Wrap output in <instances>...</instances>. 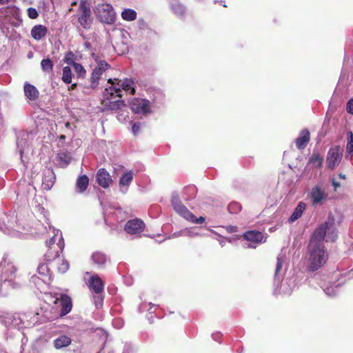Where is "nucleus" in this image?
Returning <instances> with one entry per match:
<instances>
[{
  "label": "nucleus",
  "mask_w": 353,
  "mask_h": 353,
  "mask_svg": "<svg viewBox=\"0 0 353 353\" xmlns=\"http://www.w3.org/2000/svg\"><path fill=\"white\" fill-rule=\"evenodd\" d=\"M334 242L338 238V230L335 226V218L330 214L327 220L320 224L314 231L308 248L307 270L314 272L321 268L327 261L328 252L325 248L323 240Z\"/></svg>",
  "instance_id": "obj_1"
},
{
  "label": "nucleus",
  "mask_w": 353,
  "mask_h": 353,
  "mask_svg": "<svg viewBox=\"0 0 353 353\" xmlns=\"http://www.w3.org/2000/svg\"><path fill=\"white\" fill-rule=\"evenodd\" d=\"M17 268L8 254H4L0 262V296H7L10 289L20 286L16 281Z\"/></svg>",
  "instance_id": "obj_2"
},
{
  "label": "nucleus",
  "mask_w": 353,
  "mask_h": 353,
  "mask_svg": "<svg viewBox=\"0 0 353 353\" xmlns=\"http://www.w3.org/2000/svg\"><path fill=\"white\" fill-rule=\"evenodd\" d=\"M284 256L279 255L275 268L274 285L278 288L280 285L279 292L285 294H290L292 290L296 288V284L294 277L287 278L285 283H281L283 281L285 269H283Z\"/></svg>",
  "instance_id": "obj_3"
},
{
  "label": "nucleus",
  "mask_w": 353,
  "mask_h": 353,
  "mask_svg": "<svg viewBox=\"0 0 353 353\" xmlns=\"http://www.w3.org/2000/svg\"><path fill=\"white\" fill-rule=\"evenodd\" d=\"M108 82L111 84L109 88H106L103 92V96L105 99H110L114 95L121 97V90L129 92L130 94L135 93L134 82L132 79L125 78L121 82L118 79H109Z\"/></svg>",
  "instance_id": "obj_4"
},
{
  "label": "nucleus",
  "mask_w": 353,
  "mask_h": 353,
  "mask_svg": "<svg viewBox=\"0 0 353 353\" xmlns=\"http://www.w3.org/2000/svg\"><path fill=\"white\" fill-rule=\"evenodd\" d=\"M53 232L54 235L49 241H46V245L48 247V250L46 253V259L47 261L58 258L59 254L63 252L65 246L61 232L53 228Z\"/></svg>",
  "instance_id": "obj_5"
},
{
  "label": "nucleus",
  "mask_w": 353,
  "mask_h": 353,
  "mask_svg": "<svg viewBox=\"0 0 353 353\" xmlns=\"http://www.w3.org/2000/svg\"><path fill=\"white\" fill-rule=\"evenodd\" d=\"M80 26L84 29L89 30L92 24L90 5L87 0H81L79 6V13L77 14Z\"/></svg>",
  "instance_id": "obj_6"
},
{
  "label": "nucleus",
  "mask_w": 353,
  "mask_h": 353,
  "mask_svg": "<svg viewBox=\"0 0 353 353\" xmlns=\"http://www.w3.org/2000/svg\"><path fill=\"white\" fill-rule=\"evenodd\" d=\"M99 20L106 24H113L116 20V12L110 3H99L96 7Z\"/></svg>",
  "instance_id": "obj_7"
},
{
  "label": "nucleus",
  "mask_w": 353,
  "mask_h": 353,
  "mask_svg": "<svg viewBox=\"0 0 353 353\" xmlns=\"http://www.w3.org/2000/svg\"><path fill=\"white\" fill-rule=\"evenodd\" d=\"M343 154V149L340 145L332 146L327 154L326 166L327 169L333 170L337 168L341 162Z\"/></svg>",
  "instance_id": "obj_8"
},
{
  "label": "nucleus",
  "mask_w": 353,
  "mask_h": 353,
  "mask_svg": "<svg viewBox=\"0 0 353 353\" xmlns=\"http://www.w3.org/2000/svg\"><path fill=\"white\" fill-rule=\"evenodd\" d=\"M336 276L331 280H323L319 283L321 288L323 290L325 294L331 298L337 295L339 289L343 284V282L336 281Z\"/></svg>",
  "instance_id": "obj_9"
},
{
  "label": "nucleus",
  "mask_w": 353,
  "mask_h": 353,
  "mask_svg": "<svg viewBox=\"0 0 353 353\" xmlns=\"http://www.w3.org/2000/svg\"><path fill=\"white\" fill-rule=\"evenodd\" d=\"M172 206L174 211L179 214L183 219L187 220L188 219L192 218V212H190L181 202L177 193L174 192L172 194L171 198Z\"/></svg>",
  "instance_id": "obj_10"
},
{
  "label": "nucleus",
  "mask_w": 353,
  "mask_h": 353,
  "mask_svg": "<svg viewBox=\"0 0 353 353\" xmlns=\"http://www.w3.org/2000/svg\"><path fill=\"white\" fill-rule=\"evenodd\" d=\"M30 281L40 292L46 293L52 281V276H48V274L43 276L35 274L31 277Z\"/></svg>",
  "instance_id": "obj_11"
},
{
  "label": "nucleus",
  "mask_w": 353,
  "mask_h": 353,
  "mask_svg": "<svg viewBox=\"0 0 353 353\" xmlns=\"http://www.w3.org/2000/svg\"><path fill=\"white\" fill-rule=\"evenodd\" d=\"M243 236L249 242L243 245L245 248H255L259 243L263 242L264 238L262 232L256 230L247 231Z\"/></svg>",
  "instance_id": "obj_12"
},
{
  "label": "nucleus",
  "mask_w": 353,
  "mask_h": 353,
  "mask_svg": "<svg viewBox=\"0 0 353 353\" xmlns=\"http://www.w3.org/2000/svg\"><path fill=\"white\" fill-rule=\"evenodd\" d=\"M2 323L8 328L21 330L24 327V322L19 314H8L3 316Z\"/></svg>",
  "instance_id": "obj_13"
},
{
  "label": "nucleus",
  "mask_w": 353,
  "mask_h": 353,
  "mask_svg": "<svg viewBox=\"0 0 353 353\" xmlns=\"http://www.w3.org/2000/svg\"><path fill=\"white\" fill-rule=\"evenodd\" d=\"M57 295L54 303H59L60 316H64L70 312L72 308V303L71 298L64 294H55Z\"/></svg>",
  "instance_id": "obj_14"
},
{
  "label": "nucleus",
  "mask_w": 353,
  "mask_h": 353,
  "mask_svg": "<svg viewBox=\"0 0 353 353\" xmlns=\"http://www.w3.org/2000/svg\"><path fill=\"white\" fill-rule=\"evenodd\" d=\"M150 101L145 99H134L130 103L131 110L137 114H146L151 112Z\"/></svg>",
  "instance_id": "obj_15"
},
{
  "label": "nucleus",
  "mask_w": 353,
  "mask_h": 353,
  "mask_svg": "<svg viewBox=\"0 0 353 353\" xmlns=\"http://www.w3.org/2000/svg\"><path fill=\"white\" fill-rule=\"evenodd\" d=\"M135 173L132 170H126L121 175L119 180V190L122 194H125L133 181Z\"/></svg>",
  "instance_id": "obj_16"
},
{
  "label": "nucleus",
  "mask_w": 353,
  "mask_h": 353,
  "mask_svg": "<svg viewBox=\"0 0 353 353\" xmlns=\"http://www.w3.org/2000/svg\"><path fill=\"white\" fill-rule=\"evenodd\" d=\"M110 68L108 62H101L100 65H97L93 70L90 77V87L95 89L99 85V81L103 72Z\"/></svg>",
  "instance_id": "obj_17"
},
{
  "label": "nucleus",
  "mask_w": 353,
  "mask_h": 353,
  "mask_svg": "<svg viewBox=\"0 0 353 353\" xmlns=\"http://www.w3.org/2000/svg\"><path fill=\"white\" fill-rule=\"evenodd\" d=\"M145 228L144 222L140 219H134L126 222L124 230L130 235L139 234Z\"/></svg>",
  "instance_id": "obj_18"
},
{
  "label": "nucleus",
  "mask_w": 353,
  "mask_h": 353,
  "mask_svg": "<svg viewBox=\"0 0 353 353\" xmlns=\"http://www.w3.org/2000/svg\"><path fill=\"white\" fill-rule=\"evenodd\" d=\"M327 196V193L319 185H315L311 190L310 197L313 205L322 203Z\"/></svg>",
  "instance_id": "obj_19"
},
{
  "label": "nucleus",
  "mask_w": 353,
  "mask_h": 353,
  "mask_svg": "<svg viewBox=\"0 0 353 353\" xmlns=\"http://www.w3.org/2000/svg\"><path fill=\"white\" fill-rule=\"evenodd\" d=\"M88 285L90 290L94 292V294H101L103 292L104 283L97 274L90 276Z\"/></svg>",
  "instance_id": "obj_20"
},
{
  "label": "nucleus",
  "mask_w": 353,
  "mask_h": 353,
  "mask_svg": "<svg viewBox=\"0 0 353 353\" xmlns=\"http://www.w3.org/2000/svg\"><path fill=\"white\" fill-rule=\"evenodd\" d=\"M97 181L103 188L109 187L112 182L110 173L105 168H100L96 174Z\"/></svg>",
  "instance_id": "obj_21"
},
{
  "label": "nucleus",
  "mask_w": 353,
  "mask_h": 353,
  "mask_svg": "<svg viewBox=\"0 0 353 353\" xmlns=\"http://www.w3.org/2000/svg\"><path fill=\"white\" fill-rule=\"evenodd\" d=\"M56 176L54 171L51 168H48L43 172L42 180V186L44 190H50L54 184Z\"/></svg>",
  "instance_id": "obj_22"
},
{
  "label": "nucleus",
  "mask_w": 353,
  "mask_h": 353,
  "mask_svg": "<svg viewBox=\"0 0 353 353\" xmlns=\"http://www.w3.org/2000/svg\"><path fill=\"white\" fill-rule=\"evenodd\" d=\"M310 141V134L307 129L300 131L298 137L295 140L296 146L299 150H303Z\"/></svg>",
  "instance_id": "obj_23"
},
{
  "label": "nucleus",
  "mask_w": 353,
  "mask_h": 353,
  "mask_svg": "<svg viewBox=\"0 0 353 353\" xmlns=\"http://www.w3.org/2000/svg\"><path fill=\"white\" fill-rule=\"evenodd\" d=\"M16 224L17 221L14 212L10 213L9 214H5L3 219V225H0V230L6 233V230L10 231V229H14Z\"/></svg>",
  "instance_id": "obj_24"
},
{
  "label": "nucleus",
  "mask_w": 353,
  "mask_h": 353,
  "mask_svg": "<svg viewBox=\"0 0 353 353\" xmlns=\"http://www.w3.org/2000/svg\"><path fill=\"white\" fill-rule=\"evenodd\" d=\"M23 91L26 99L30 101H35L39 98V92L38 89L28 82L24 83Z\"/></svg>",
  "instance_id": "obj_25"
},
{
  "label": "nucleus",
  "mask_w": 353,
  "mask_h": 353,
  "mask_svg": "<svg viewBox=\"0 0 353 353\" xmlns=\"http://www.w3.org/2000/svg\"><path fill=\"white\" fill-rule=\"evenodd\" d=\"M48 33V28L43 25H35L31 29V36L37 41H40L44 38Z\"/></svg>",
  "instance_id": "obj_26"
},
{
  "label": "nucleus",
  "mask_w": 353,
  "mask_h": 353,
  "mask_svg": "<svg viewBox=\"0 0 353 353\" xmlns=\"http://www.w3.org/2000/svg\"><path fill=\"white\" fill-rule=\"evenodd\" d=\"M72 339L67 335L61 334L54 339L53 346L56 350H61L69 346Z\"/></svg>",
  "instance_id": "obj_27"
},
{
  "label": "nucleus",
  "mask_w": 353,
  "mask_h": 353,
  "mask_svg": "<svg viewBox=\"0 0 353 353\" xmlns=\"http://www.w3.org/2000/svg\"><path fill=\"white\" fill-rule=\"evenodd\" d=\"M28 146V135L23 134L21 137H18L17 139V148L20 154V159L21 163L25 165L24 161L23 159V154L24 150Z\"/></svg>",
  "instance_id": "obj_28"
},
{
  "label": "nucleus",
  "mask_w": 353,
  "mask_h": 353,
  "mask_svg": "<svg viewBox=\"0 0 353 353\" xmlns=\"http://www.w3.org/2000/svg\"><path fill=\"white\" fill-rule=\"evenodd\" d=\"M88 184L89 179L87 175L79 176L76 181L75 191L80 194L84 192L87 190Z\"/></svg>",
  "instance_id": "obj_29"
},
{
  "label": "nucleus",
  "mask_w": 353,
  "mask_h": 353,
  "mask_svg": "<svg viewBox=\"0 0 353 353\" xmlns=\"http://www.w3.org/2000/svg\"><path fill=\"white\" fill-rule=\"evenodd\" d=\"M55 259H52L50 261H47L46 259V255L44 256V262L40 263L37 268V274L39 276H43L46 274H48V276H52L50 272V266L52 265V262Z\"/></svg>",
  "instance_id": "obj_30"
},
{
  "label": "nucleus",
  "mask_w": 353,
  "mask_h": 353,
  "mask_svg": "<svg viewBox=\"0 0 353 353\" xmlns=\"http://www.w3.org/2000/svg\"><path fill=\"white\" fill-rule=\"evenodd\" d=\"M305 208L306 204L303 201L299 202L291 216L289 218L288 221L290 223H293L299 219L302 216L303 212L305 210Z\"/></svg>",
  "instance_id": "obj_31"
},
{
  "label": "nucleus",
  "mask_w": 353,
  "mask_h": 353,
  "mask_svg": "<svg viewBox=\"0 0 353 353\" xmlns=\"http://www.w3.org/2000/svg\"><path fill=\"white\" fill-rule=\"evenodd\" d=\"M70 154L67 152H60L57 157V162L60 168L67 167L71 161Z\"/></svg>",
  "instance_id": "obj_32"
},
{
  "label": "nucleus",
  "mask_w": 353,
  "mask_h": 353,
  "mask_svg": "<svg viewBox=\"0 0 353 353\" xmlns=\"http://www.w3.org/2000/svg\"><path fill=\"white\" fill-rule=\"evenodd\" d=\"M323 158L321 157L318 150H313V152L308 161V165L311 164L313 167L321 168L323 165Z\"/></svg>",
  "instance_id": "obj_33"
},
{
  "label": "nucleus",
  "mask_w": 353,
  "mask_h": 353,
  "mask_svg": "<svg viewBox=\"0 0 353 353\" xmlns=\"http://www.w3.org/2000/svg\"><path fill=\"white\" fill-rule=\"evenodd\" d=\"M92 261L99 267H103L104 264L107 261V256L101 252H95L92 254Z\"/></svg>",
  "instance_id": "obj_34"
},
{
  "label": "nucleus",
  "mask_w": 353,
  "mask_h": 353,
  "mask_svg": "<svg viewBox=\"0 0 353 353\" xmlns=\"http://www.w3.org/2000/svg\"><path fill=\"white\" fill-rule=\"evenodd\" d=\"M170 8L175 15L178 17H182L185 13V6L179 1H174L170 3Z\"/></svg>",
  "instance_id": "obj_35"
},
{
  "label": "nucleus",
  "mask_w": 353,
  "mask_h": 353,
  "mask_svg": "<svg viewBox=\"0 0 353 353\" xmlns=\"http://www.w3.org/2000/svg\"><path fill=\"white\" fill-rule=\"evenodd\" d=\"M151 97L152 100V103L155 106H158L162 103L165 95L163 92L160 89H154L152 91Z\"/></svg>",
  "instance_id": "obj_36"
},
{
  "label": "nucleus",
  "mask_w": 353,
  "mask_h": 353,
  "mask_svg": "<svg viewBox=\"0 0 353 353\" xmlns=\"http://www.w3.org/2000/svg\"><path fill=\"white\" fill-rule=\"evenodd\" d=\"M121 18L126 21H132L137 19V12L131 8H125L121 13Z\"/></svg>",
  "instance_id": "obj_37"
},
{
  "label": "nucleus",
  "mask_w": 353,
  "mask_h": 353,
  "mask_svg": "<svg viewBox=\"0 0 353 353\" xmlns=\"http://www.w3.org/2000/svg\"><path fill=\"white\" fill-rule=\"evenodd\" d=\"M73 74L70 66H65L62 70V81L65 84H70L72 83Z\"/></svg>",
  "instance_id": "obj_38"
},
{
  "label": "nucleus",
  "mask_w": 353,
  "mask_h": 353,
  "mask_svg": "<svg viewBox=\"0 0 353 353\" xmlns=\"http://www.w3.org/2000/svg\"><path fill=\"white\" fill-rule=\"evenodd\" d=\"M353 154V133L351 131L347 132V141L346 145L345 158L349 159Z\"/></svg>",
  "instance_id": "obj_39"
},
{
  "label": "nucleus",
  "mask_w": 353,
  "mask_h": 353,
  "mask_svg": "<svg viewBox=\"0 0 353 353\" xmlns=\"http://www.w3.org/2000/svg\"><path fill=\"white\" fill-rule=\"evenodd\" d=\"M54 67L53 61L49 58L43 59L41 61V68L44 72L52 71Z\"/></svg>",
  "instance_id": "obj_40"
},
{
  "label": "nucleus",
  "mask_w": 353,
  "mask_h": 353,
  "mask_svg": "<svg viewBox=\"0 0 353 353\" xmlns=\"http://www.w3.org/2000/svg\"><path fill=\"white\" fill-rule=\"evenodd\" d=\"M125 106V103L123 100H117L114 101H110L107 105V109L111 110H117L123 108Z\"/></svg>",
  "instance_id": "obj_41"
},
{
  "label": "nucleus",
  "mask_w": 353,
  "mask_h": 353,
  "mask_svg": "<svg viewBox=\"0 0 353 353\" xmlns=\"http://www.w3.org/2000/svg\"><path fill=\"white\" fill-rule=\"evenodd\" d=\"M241 205L236 201L230 202L228 205V211L230 214H236L241 211Z\"/></svg>",
  "instance_id": "obj_42"
},
{
  "label": "nucleus",
  "mask_w": 353,
  "mask_h": 353,
  "mask_svg": "<svg viewBox=\"0 0 353 353\" xmlns=\"http://www.w3.org/2000/svg\"><path fill=\"white\" fill-rule=\"evenodd\" d=\"M184 192L187 196H184L185 200H190L195 197L196 193V188L194 185H189L185 188Z\"/></svg>",
  "instance_id": "obj_43"
},
{
  "label": "nucleus",
  "mask_w": 353,
  "mask_h": 353,
  "mask_svg": "<svg viewBox=\"0 0 353 353\" xmlns=\"http://www.w3.org/2000/svg\"><path fill=\"white\" fill-rule=\"evenodd\" d=\"M55 263L57 265V270L61 273H65L68 269H69V263L65 260L63 259L61 261V263H59L57 261V258L52 262V264Z\"/></svg>",
  "instance_id": "obj_44"
},
{
  "label": "nucleus",
  "mask_w": 353,
  "mask_h": 353,
  "mask_svg": "<svg viewBox=\"0 0 353 353\" xmlns=\"http://www.w3.org/2000/svg\"><path fill=\"white\" fill-rule=\"evenodd\" d=\"M72 67L74 68V72H76L78 78L85 77L86 70L81 64L76 62L75 63H73Z\"/></svg>",
  "instance_id": "obj_45"
},
{
  "label": "nucleus",
  "mask_w": 353,
  "mask_h": 353,
  "mask_svg": "<svg viewBox=\"0 0 353 353\" xmlns=\"http://www.w3.org/2000/svg\"><path fill=\"white\" fill-rule=\"evenodd\" d=\"M92 300L96 308H101L103 304L104 296L103 293L95 294L92 296Z\"/></svg>",
  "instance_id": "obj_46"
},
{
  "label": "nucleus",
  "mask_w": 353,
  "mask_h": 353,
  "mask_svg": "<svg viewBox=\"0 0 353 353\" xmlns=\"http://www.w3.org/2000/svg\"><path fill=\"white\" fill-rule=\"evenodd\" d=\"M158 306H159L158 305H155L152 303H147L145 302H142L138 307V311H139V312L141 313L146 310H150L152 307H158Z\"/></svg>",
  "instance_id": "obj_47"
},
{
  "label": "nucleus",
  "mask_w": 353,
  "mask_h": 353,
  "mask_svg": "<svg viewBox=\"0 0 353 353\" xmlns=\"http://www.w3.org/2000/svg\"><path fill=\"white\" fill-rule=\"evenodd\" d=\"M185 236H189V237H196L198 236H201V234L198 232V230L196 228H185Z\"/></svg>",
  "instance_id": "obj_48"
},
{
  "label": "nucleus",
  "mask_w": 353,
  "mask_h": 353,
  "mask_svg": "<svg viewBox=\"0 0 353 353\" xmlns=\"http://www.w3.org/2000/svg\"><path fill=\"white\" fill-rule=\"evenodd\" d=\"M28 16L32 19H37L39 16L37 10L32 7H30L27 10Z\"/></svg>",
  "instance_id": "obj_49"
},
{
  "label": "nucleus",
  "mask_w": 353,
  "mask_h": 353,
  "mask_svg": "<svg viewBox=\"0 0 353 353\" xmlns=\"http://www.w3.org/2000/svg\"><path fill=\"white\" fill-rule=\"evenodd\" d=\"M187 221L192 223L201 224L205 221V217L200 216L199 218H196L192 213V218L188 219Z\"/></svg>",
  "instance_id": "obj_50"
},
{
  "label": "nucleus",
  "mask_w": 353,
  "mask_h": 353,
  "mask_svg": "<svg viewBox=\"0 0 353 353\" xmlns=\"http://www.w3.org/2000/svg\"><path fill=\"white\" fill-rule=\"evenodd\" d=\"M74 59V54L72 52H69L67 53V54L65 57L64 61L67 63L69 65H73V63H75L73 61Z\"/></svg>",
  "instance_id": "obj_51"
},
{
  "label": "nucleus",
  "mask_w": 353,
  "mask_h": 353,
  "mask_svg": "<svg viewBox=\"0 0 353 353\" xmlns=\"http://www.w3.org/2000/svg\"><path fill=\"white\" fill-rule=\"evenodd\" d=\"M141 123H133L132 125V132L134 134V135L138 134L140 130Z\"/></svg>",
  "instance_id": "obj_52"
},
{
  "label": "nucleus",
  "mask_w": 353,
  "mask_h": 353,
  "mask_svg": "<svg viewBox=\"0 0 353 353\" xmlns=\"http://www.w3.org/2000/svg\"><path fill=\"white\" fill-rule=\"evenodd\" d=\"M91 56H92V59L94 60V61L97 63V65H100L101 62H106L105 61L102 60L101 57L94 52H92L91 54Z\"/></svg>",
  "instance_id": "obj_53"
},
{
  "label": "nucleus",
  "mask_w": 353,
  "mask_h": 353,
  "mask_svg": "<svg viewBox=\"0 0 353 353\" xmlns=\"http://www.w3.org/2000/svg\"><path fill=\"white\" fill-rule=\"evenodd\" d=\"M122 353H133V347L129 343H125Z\"/></svg>",
  "instance_id": "obj_54"
},
{
  "label": "nucleus",
  "mask_w": 353,
  "mask_h": 353,
  "mask_svg": "<svg viewBox=\"0 0 353 353\" xmlns=\"http://www.w3.org/2000/svg\"><path fill=\"white\" fill-rule=\"evenodd\" d=\"M346 110L348 113L353 114V99L348 101Z\"/></svg>",
  "instance_id": "obj_55"
},
{
  "label": "nucleus",
  "mask_w": 353,
  "mask_h": 353,
  "mask_svg": "<svg viewBox=\"0 0 353 353\" xmlns=\"http://www.w3.org/2000/svg\"><path fill=\"white\" fill-rule=\"evenodd\" d=\"M222 334L219 332H216L212 334V338L214 341L221 343Z\"/></svg>",
  "instance_id": "obj_56"
},
{
  "label": "nucleus",
  "mask_w": 353,
  "mask_h": 353,
  "mask_svg": "<svg viewBox=\"0 0 353 353\" xmlns=\"http://www.w3.org/2000/svg\"><path fill=\"white\" fill-rule=\"evenodd\" d=\"M138 25L141 29H145L147 27V23L143 19H139L138 20Z\"/></svg>",
  "instance_id": "obj_57"
},
{
  "label": "nucleus",
  "mask_w": 353,
  "mask_h": 353,
  "mask_svg": "<svg viewBox=\"0 0 353 353\" xmlns=\"http://www.w3.org/2000/svg\"><path fill=\"white\" fill-rule=\"evenodd\" d=\"M113 325L117 327V328H120L123 326V323L122 321V320L121 319H114V321H113Z\"/></svg>",
  "instance_id": "obj_58"
},
{
  "label": "nucleus",
  "mask_w": 353,
  "mask_h": 353,
  "mask_svg": "<svg viewBox=\"0 0 353 353\" xmlns=\"http://www.w3.org/2000/svg\"><path fill=\"white\" fill-rule=\"evenodd\" d=\"M226 230L228 233H234L237 231V227L234 225H228L226 227Z\"/></svg>",
  "instance_id": "obj_59"
},
{
  "label": "nucleus",
  "mask_w": 353,
  "mask_h": 353,
  "mask_svg": "<svg viewBox=\"0 0 353 353\" xmlns=\"http://www.w3.org/2000/svg\"><path fill=\"white\" fill-rule=\"evenodd\" d=\"M181 236H185V230H180L179 232H174L172 235L173 238H176Z\"/></svg>",
  "instance_id": "obj_60"
},
{
  "label": "nucleus",
  "mask_w": 353,
  "mask_h": 353,
  "mask_svg": "<svg viewBox=\"0 0 353 353\" xmlns=\"http://www.w3.org/2000/svg\"><path fill=\"white\" fill-rule=\"evenodd\" d=\"M332 184L334 186L335 190L340 186V183L336 181L334 179H332Z\"/></svg>",
  "instance_id": "obj_61"
},
{
  "label": "nucleus",
  "mask_w": 353,
  "mask_h": 353,
  "mask_svg": "<svg viewBox=\"0 0 353 353\" xmlns=\"http://www.w3.org/2000/svg\"><path fill=\"white\" fill-rule=\"evenodd\" d=\"M84 47L88 50H91L92 48L91 43L89 41H85L84 43Z\"/></svg>",
  "instance_id": "obj_62"
},
{
  "label": "nucleus",
  "mask_w": 353,
  "mask_h": 353,
  "mask_svg": "<svg viewBox=\"0 0 353 353\" xmlns=\"http://www.w3.org/2000/svg\"><path fill=\"white\" fill-rule=\"evenodd\" d=\"M219 242V244L221 245V247H223L225 244V240L223 239V237H221L220 239L218 240Z\"/></svg>",
  "instance_id": "obj_63"
},
{
  "label": "nucleus",
  "mask_w": 353,
  "mask_h": 353,
  "mask_svg": "<svg viewBox=\"0 0 353 353\" xmlns=\"http://www.w3.org/2000/svg\"><path fill=\"white\" fill-rule=\"evenodd\" d=\"M77 86V83H72L68 88V90H74Z\"/></svg>",
  "instance_id": "obj_64"
}]
</instances>
